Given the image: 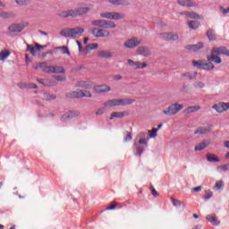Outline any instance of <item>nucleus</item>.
<instances>
[{
	"label": "nucleus",
	"mask_w": 229,
	"mask_h": 229,
	"mask_svg": "<svg viewBox=\"0 0 229 229\" xmlns=\"http://www.w3.org/2000/svg\"><path fill=\"white\" fill-rule=\"evenodd\" d=\"M207 160L208 162H221V159L217 156L210 153L207 154Z\"/></svg>",
	"instance_id": "32"
},
{
	"label": "nucleus",
	"mask_w": 229,
	"mask_h": 229,
	"mask_svg": "<svg viewBox=\"0 0 229 229\" xmlns=\"http://www.w3.org/2000/svg\"><path fill=\"white\" fill-rule=\"evenodd\" d=\"M30 26V23L28 21L22 22V23H14L8 27V31L10 33H21L24 28H28Z\"/></svg>",
	"instance_id": "10"
},
{
	"label": "nucleus",
	"mask_w": 229,
	"mask_h": 229,
	"mask_svg": "<svg viewBox=\"0 0 229 229\" xmlns=\"http://www.w3.org/2000/svg\"><path fill=\"white\" fill-rule=\"evenodd\" d=\"M176 3L179 6H182L184 8H199L198 3L192 0H176Z\"/></svg>",
	"instance_id": "15"
},
{
	"label": "nucleus",
	"mask_w": 229,
	"mask_h": 229,
	"mask_svg": "<svg viewBox=\"0 0 229 229\" xmlns=\"http://www.w3.org/2000/svg\"><path fill=\"white\" fill-rule=\"evenodd\" d=\"M198 76V72H187L182 74V78H188V80H194Z\"/></svg>",
	"instance_id": "37"
},
{
	"label": "nucleus",
	"mask_w": 229,
	"mask_h": 229,
	"mask_svg": "<svg viewBox=\"0 0 229 229\" xmlns=\"http://www.w3.org/2000/svg\"><path fill=\"white\" fill-rule=\"evenodd\" d=\"M18 87H20V89H28V84H26V83H19Z\"/></svg>",
	"instance_id": "59"
},
{
	"label": "nucleus",
	"mask_w": 229,
	"mask_h": 229,
	"mask_svg": "<svg viewBox=\"0 0 229 229\" xmlns=\"http://www.w3.org/2000/svg\"><path fill=\"white\" fill-rule=\"evenodd\" d=\"M132 103H135V99L133 98H114L105 102L104 106L105 108L112 106H126L128 105H132Z\"/></svg>",
	"instance_id": "3"
},
{
	"label": "nucleus",
	"mask_w": 229,
	"mask_h": 229,
	"mask_svg": "<svg viewBox=\"0 0 229 229\" xmlns=\"http://www.w3.org/2000/svg\"><path fill=\"white\" fill-rule=\"evenodd\" d=\"M137 53L141 56H150L151 50L148 47L140 46L138 47Z\"/></svg>",
	"instance_id": "21"
},
{
	"label": "nucleus",
	"mask_w": 229,
	"mask_h": 229,
	"mask_svg": "<svg viewBox=\"0 0 229 229\" xmlns=\"http://www.w3.org/2000/svg\"><path fill=\"white\" fill-rule=\"evenodd\" d=\"M109 3L111 4H114V6H121V5H126L128 4V2L126 0H109Z\"/></svg>",
	"instance_id": "31"
},
{
	"label": "nucleus",
	"mask_w": 229,
	"mask_h": 229,
	"mask_svg": "<svg viewBox=\"0 0 229 229\" xmlns=\"http://www.w3.org/2000/svg\"><path fill=\"white\" fill-rule=\"evenodd\" d=\"M198 110H201V106H191L184 109V114H194V112H198Z\"/></svg>",
	"instance_id": "27"
},
{
	"label": "nucleus",
	"mask_w": 229,
	"mask_h": 229,
	"mask_svg": "<svg viewBox=\"0 0 229 229\" xmlns=\"http://www.w3.org/2000/svg\"><path fill=\"white\" fill-rule=\"evenodd\" d=\"M68 98H92L90 91L77 89L76 91L70 92L67 95Z\"/></svg>",
	"instance_id": "12"
},
{
	"label": "nucleus",
	"mask_w": 229,
	"mask_h": 229,
	"mask_svg": "<svg viewBox=\"0 0 229 229\" xmlns=\"http://www.w3.org/2000/svg\"><path fill=\"white\" fill-rule=\"evenodd\" d=\"M188 26L190 30H198V28H199V22L197 21H191L188 22Z\"/></svg>",
	"instance_id": "34"
},
{
	"label": "nucleus",
	"mask_w": 229,
	"mask_h": 229,
	"mask_svg": "<svg viewBox=\"0 0 229 229\" xmlns=\"http://www.w3.org/2000/svg\"><path fill=\"white\" fill-rule=\"evenodd\" d=\"M142 44V39L139 38L137 37H132L129 39H127L124 43L123 46L127 49H135L138 46H140Z\"/></svg>",
	"instance_id": "9"
},
{
	"label": "nucleus",
	"mask_w": 229,
	"mask_h": 229,
	"mask_svg": "<svg viewBox=\"0 0 229 229\" xmlns=\"http://www.w3.org/2000/svg\"><path fill=\"white\" fill-rule=\"evenodd\" d=\"M98 58H112L114 55L110 51L101 50L98 52Z\"/></svg>",
	"instance_id": "26"
},
{
	"label": "nucleus",
	"mask_w": 229,
	"mask_h": 229,
	"mask_svg": "<svg viewBox=\"0 0 229 229\" xmlns=\"http://www.w3.org/2000/svg\"><path fill=\"white\" fill-rule=\"evenodd\" d=\"M92 8H94V5L87 6L85 4H79L77 8L72 9L74 19H76V17H83V15H87Z\"/></svg>",
	"instance_id": "4"
},
{
	"label": "nucleus",
	"mask_w": 229,
	"mask_h": 229,
	"mask_svg": "<svg viewBox=\"0 0 229 229\" xmlns=\"http://www.w3.org/2000/svg\"><path fill=\"white\" fill-rule=\"evenodd\" d=\"M207 37L208 38V40H210L211 42L216 40V35L214 34V30L209 29L207 32Z\"/></svg>",
	"instance_id": "42"
},
{
	"label": "nucleus",
	"mask_w": 229,
	"mask_h": 229,
	"mask_svg": "<svg viewBox=\"0 0 229 229\" xmlns=\"http://www.w3.org/2000/svg\"><path fill=\"white\" fill-rule=\"evenodd\" d=\"M8 56H10V51H8V50H3V51L0 52V60H1L2 62H4V60H5L6 58H8Z\"/></svg>",
	"instance_id": "38"
},
{
	"label": "nucleus",
	"mask_w": 229,
	"mask_h": 229,
	"mask_svg": "<svg viewBox=\"0 0 229 229\" xmlns=\"http://www.w3.org/2000/svg\"><path fill=\"white\" fill-rule=\"evenodd\" d=\"M210 145V141H202L195 146V151H203L208 146Z\"/></svg>",
	"instance_id": "28"
},
{
	"label": "nucleus",
	"mask_w": 229,
	"mask_h": 229,
	"mask_svg": "<svg viewBox=\"0 0 229 229\" xmlns=\"http://www.w3.org/2000/svg\"><path fill=\"white\" fill-rule=\"evenodd\" d=\"M92 35L96 37V38H103L110 37V31L105 29L95 28L91 31Z\"/></svg>",
	"instance_id": "13"
},
{
	"label": "nucleus",
	"mask_w": 229,
	"mask_h": 229,
	"mask_svg": "<svg viewBox=\"0 0 229 229\" xmlns=\"http://www.w3.org/2000/svg\"><path fill=\"white\" fill-rule=\"evenodd\" d=\"M92 26H97L100 29H110L114 30L117 28V25L113 21H106V20H95L91 21Z\"/></svg>",
	"instance_id": "5"
},
{
	"label": "nucleus",
	"mask_w": 229,
	"mask_h": 229,
	"mask_svg": "<svg viewBox=\"0 0 229 229\" xmlns=\"http://www.w3.org/2000/svg\"><path fill=\"white\" fill-rule=\"evenodd\" d=\"M171 201H172L174 207H182V201H180L179 199L171 198Z\"/></svg>",
	"instance_id": "48"
},
{
	"label": "nucleus",
	"mask_w": 229,
	"mask_h": 229,
	"mask_svg": "<svg viewBox=\"0 0 229 229\" xmlns=\"http://www.w3.org/2000/svg\"><path fill=\"white\" fill-rule=\"evenodd\" d=\"M78 87L81 89H90L91 85L89 81H81L78 82Z\"/></svg>",
	"instance_id": "36"
},
{
	"label": "nucleus",
	"mask_w": 229,
	"mask_h": 229,
	"mask_svg": "<svg viewBox=\"0 0 229 229\" xmlns=\"http://www.w3.org/2000/svg\"><path fill=\"white\" fill-rule=\"evenodd\" d=\"M78 114L74 111H70L66 113L64 116L63 119H72L73 117H76Z\"/></svg>",
	"instance_id": "39"
},
{
	"label": "nucleus",
	"mask_w": 229,
	"mask_h": 229,
	"mask_svg": "<svg viewBox=\"0 0 229 229\" xmlns=\"http://www.w3.org/2000/svg\"><path fill=\"white\" fill-rule=\"evenodd\" d=\"M207 219L211 223V225H214L215 226H217L219 225V222L217 221V216L215 214L208 215Z\"/></svg>",
	"instance_id": "29"
},
{
	"label": "nucleus",
	"mask_w": 229,
	"mask_h": 229,
	"mask_svg": "<svg viewBox=\"0 0 229 229\" xmlns=\"http://www.w3.org/2000/svg\"><path fill=\"white\" fill-rule=\"evenodd\" d=\"M85 33V29L81 27H75L72 29L65 28L63 29L60 32L61 37L70 38H78Z\"/></svg>",
	"instance_id": "2"
},
{
	"label": "nucleus",
	"mask_w": 229,
	"mask_h": 229,
	"mask_svg": "<svg viewBox=\"0 0 229 229\" xmlns=\"http://www.w3.org/2000/svg\"><path fill=\"white\" fill-rule=\"evenodd\" d=\"M180 110H183V105L179 104V103H174L170 105L167 109H165L163 111V114L165 115H176Z\"/></svg>",
	"instance_id": "8"
},
{
	"label": "nucleus",
	"mask_w": 229,
	"mask_h": 229,
	"mask_svg": "<svg viewBox=\"0 0 229 229\" xmlns=\"http://www.w3.org/2000/svg\"><path fill=\"white\" fill-rule=\"evenodd\" d=\"M224 187H225V182L218 181L216 182L213 189H214V191H221V189H223Z\"/></svg>",
	"instance_id": "40"
},
{
	"label": "nucleus",
	"mask_w": 229,
	"mask_h": 229,
	"mask_svg": "<svg viewBox=\"0 0 229 229\" xmlns=\"http://www.w3.org/2000/svg\"><path fill=\"white\" fill-rule=\"evenodd\" d=\"M127 64L130 67H132V69H145V67H148L146 63L135 62L131 59H128Z\"/></svg>",
	"instance_id": "18"
},
{
	"label": "nucleus",
	"mask_w": 229,
	"mask_h": 229,
	"mask_svg": "<svg viewBox=\"0 0 229 229\" xmlns=\"http://www.w3.org/2000/svg\"><path fill=\"white\" fill-rule=\"evenodd\" d=\"M115 207H117V203L114 202L113 205L106 208V210H114Z\"/></svg>",
	"instance_id": "57"
},
{
	"label": "nucleus",
	"mask_w": 229,
	"mask_h": 229,
	"mask_svg": "<svg viewBox=\"0 0 229 229\" xmlns=\"http://www.w3.org/2000/svg\"><path fill=\"white\" fill-rule=\"evenodd\" d=\"M193 87L197 90L199 89H205V83L203 81H197L194 83Z\"/></svg>",
	"instance_id": "46"
},
{
	"label": "nucleus",
	"mask_w": 229,
	"mask_h": 229,
	"mask_svg": "<svg viewBox=\"0 0 229 229\" xmlns=\"http://www.w3.org/2000/svg\"><path fill=\"white\" fill-rule=\"evenodd\" d=\"M203 47H204V45L201 42H199L196 45L186 46V49L188 51H193V52L199 51V49H203Z\"/></svg>",
	"instance_id": "23"
},
{
	"label": "nucleus",
	"mask_w": 229,
	"mask_h": 229,
	"mask_svg": "<svg viewBox=\"0 0 229 229\" xmlns=\"http://www.w3.org/2000/svg\"><path fill=\"white\" fill-rule=\"evenodd\" d=\"M0 17L2 19H12V17H13V14L11 13L2 12L0 13Z\"/></svg>",
	"instance_id": "45"
},
{
	"label": "nucleus",
	"mask_w": 229,
	"mask_h": 229,
	"mask_svg": "<svg viewBox=\"0 0 229 229\" xmlns=\"http://www.w3.org/2000/svg\"><path fill=\"white\" fill-rule=\"evenodd\" d=\"M130 140H131V133L128 132L126 137L124 138V141L125 142H130Z\"/></svg>",
	"instance_id": "55"
},
{
	"label": "nucleus",
	"mask_w": 229,
	"mask_h": 229,
	"mask_svg": "<svg viewBox=\"0 0 229 229\" xmlns=\"http://www.w3.org/2000/svg\"><path fill=\"white\" fill-rule=\"evenodd\" d=\"M218 55H225V56H229V50L226 47H214L211 49V54L207 56L208 62H214V64H222L223 60Z\"/></svg>",
	"instance_id": "1"
},
{
	"label": "nucleus",
	"mask_w": 229,
	"mask_h": 229,
	"mask_svg": "<svg viewBox=\"0 0 229 229\" xmlns=\"http://www.w3.org/2000/svg\"><path fill=\"white\" fill-rule=\"evenodd\" d=\"M212 108L218 114H223V112L229 110V103L219 102L218 104H215Z\"/></svg>",
	"instance_id": "16"
},
{
	"label": "nucleus",
	"mask_w": 229,
	"mask_h": 229,
	"mask_svg": "<svg viewBox=\"0 0 229 229\" xmlns=\"http://www.w3.org/2000/svg\"><path fill=\"white\" fill-rule=\"evenodd\" d=\"M140 144H142L145 147H148V140L146 139H140L138 141H134V148H136L135 155H138L140 157L142 153H144V148L140 147Z\"/></svg>",
	"instance_id": "14"
},
{
	"label": "nucleus",
	"mask_w": 229,
	"mask_h": 229,
	"mask_svg": "<svg viewBox=\"0 0 229 229\" xmlns=\"http://www.w3.org/2000/svg\"><path fill=\"white\" fill-rule=\"evenodd\" d=\"M16 4H19V6H28L30 3H31V0H15Z\"/></svg>",
	"instance_id": "44"
},
{
	"label": "nucleus",
	"mask_w": 229,
	"mask_h": 229,
	"mask_svg": "<svg viewBox=\"0 0 229 229\" xmlns=\"http://www.w3.org/2000/svg\"><path fill=\"white\" fill-rule=\"evenodd\" d=\"M217 169H218V171H224V172L228 171V169H229V163H227L225 165L218 166Z\"/></svg>",
	"instance_id": "50"
},
{
	"label": "nucleus",
	"mask_w": 229,
	"mask_h": 229,
	"mask_svg": "<svg viewBox=\"0 0 229 229\" xmlns=\"http://www.w3.org/2000/svg\"><path fill=\"white\" fill-rule=\"evenodd\" d=\"M159 38H161V40H166L168 42H176V40H180V36H178L177 33L164 32L159 34Z\"/></svg>",
	"instance_id": "11"
},
{
	"label": "nucleus",
	"mask_w": 229,
	"mask_h": 229,
	"mask_svg": "<svg viewBox=\"0 0 229 229\" xmlns=\"http://www.w3.org/2000/svg\"><path fill=\"white\" fill-rule=\"evenodd\" d=\"M99 47V45L98 43H92L86 47V50L83 53V55H89V51H94V49H98Z\"/></svg>",
	"instance_id": "30"
},
{
	"label": "nucleus",
	"mask_w": 229,
	"mask_h": 229,
	"mask_svg": "<svg viewBox=\"0 0 229 229\" xmlns=\"http://www.w3.org/2000/svg\"><path fill=\"white\" fill-rule=\"evenodd\" d=\"M124 117V113L123 112H114L111 114L110 119H123Z\"/></svg>",
	"instance_id": "35"
},
{
	"label": "nucleus",
	"mask_w": 229,
	"mask_h": 229,
	"mask_svg": "<svg viewBox=\"0 0 229 229\" xmlns=\"http://www.w3.org/2000/svg\"><path fill=\"white\" fill-rule=\"evenodd\" d=\"M150 191L152 192V195L157 198V196H158V191H157V190L153 187V186H150Z\"/></svg>",
	"instance_id": "52"
},
{
	"label": "nucleus",
	"mask_w": 229,
	"mask_h": 229,
	"mask_svg": "<svg viewBox=\"0 0 229 229\" xmlns=\"http://www.w3.org/2000/svg\"><path fill=\"white\" fill-rule=\"evenodd\" d=\"M58 17H62L63 19H67L68 17H72L74 19L73 10L61 11L57 13Z\"/></svg>",
	"instance_id": "22"
},
{
	"label": "nucleus",
	"mask_w": 229,
	"mask_h": 229,
	"mask_svg": "<svg viewBox=\"0 0 229 229\" xmlns=\"http://www.w3.org/2000/svg\"><path fill=\"white\" fill-rule=\"evenodd\" d=\"M185 15L186 17H189V19H201V16H199V14H198L196 12H186Z\"/></svg>",
	"instance_id": "33"
},
{
	"label": "nucleus",
	"mask_w": 229,
	"mask_h": 229,
	"mask_svg": "<svg viewBox=\"0 0 229 229\" xmlns=\"http://www.w3.org/2000/svg\"><path fill=\"white\" fill-rule=\"evenodd\" d=\"M27 89H38V86H37V84L34 83H29L27 84Z\"/></svg>",
	"instance_id": "53"
},
{
	"label": "nucleus",
	"mask_w": 229,
	"mask_h": 229,
	"mask_svg": "<svg viewBox=\"0 0 229 229\" xmlns=\"http://www.w3.org/2000/svg\"><path fill=\"white\" fill-rule=\"evenodd\" d=\"M212 196H214V192L209 191V192H207V194L204 198H205V199H210V198H212Z\"/></svg>",
	"instance_id": "56"
},
{
	"label": "nucleus",
	"mask_w": 229,
	"mask_h": 229,
	"mask_svg": "<svg viewBox=\"0 0 229 229\" xmlns=\"http://www.w3.org/2000/svg\"><path fill=\"white\" fill-rule=\"evenodd\" d=\"M25 62H26V64H30L31 62V59H30L29 55L25 56Z\"/></svg>",
	"instance_id": "62"
},
{
	"label": "nucleus",
	"mask_w": 229,
	"mask_h": 229,
	"mask_svg": "<svg viewBox=\"0 0 229 229\" xmlns=\"http://www.w3.org/2000/svg\"><path fill=\"white\" fill-rule=\"evenodd\" d=\"M59 49L62 50L63 55H68V56H71V52L69 51V47H60Z\"/></svg>",
	"instance_id": "47"
},
{
	"label": "nucleus",
	"mask_w": 229,
	"mask_h": 229,
	"mask_svg": "<svg viewBox=\"0 0 229 229\" xmlns=\"http://www.w3.org/2000/svg\"><path fill=\"white\" fill-rule=\"evenodd\" d=\"M51 74H65V69L63 66H52Z\"/></svg>",
	"instance_id": "25"
},
{
	"label": "nucleus",
	"mask_w": 229,
	"mask_h": 229,
	"mask_svg": "<svg viewBox=\"0 0 229 229\" xmlns=\"http://www.w3.org/2000/svg\"><path fill=\"white\" fill-rule=\"evenodd\" d=\"M54 78L57 81H65V80H67V78L64 75H55Z\"/></svg>",
	"instance_id": "49"
},
{
	"label": "nucleus",
	"mask_w": 229,
	"mask_h": 229,
	"mask_svg": "<svg viewBox=\"0 0 229 229\" xmlns=\"http://www.w3.org/2000/svg\"><path fill=\"white\" fill-rule=\"evenodd\" d=\"M220 12L226 15V13H229V7H227L226 9H225V7L220 6L219 7Z\"/></svg>",
	"instance_id": "51"
},
{
	"label": "nucleus",
	"mask_w": 229,
	"mask_h": 229,
	"mask_svg": "<svg viewBox=\"0 0 229 229\" xmlns=\"http://www.w3.org/2000/svg\"><path fill=\"white\" fill-rule=\"evenodd\" d=\"M101 19H108L109 21H121L125 15L117 12H104L100 13Z\"/></svg>",
	"instance_id": "7"
},
{
	"label": "nucleus",
	"mask_w": 229,
	"mask_h": 229,
	"mask_svg": "<svg viewBox=\"0 0 229 229\" xmlns=\"http://www.w3.org/2000/svg\"><path fill=\"white\" fill-rule=\"evenodd\" d=\"M158 129H152L150 131H148V136L149 139H157V136L158 135Z\"/></svg>",
	"instance_id": "41"
},
{
	"label": "nucleus",
	"mask_w": 229,
	"mask_h": 229,
	"mask_svg": "<svg viewBox=\"0 0 229 229\" xmlns=\"http://www.w3.org/2000/svg\"><path fill=\"white\" fill-rule=\"evenodd\" d=\"M191 191L192 192H201V186L195 187Z\"/></svg>",
	"instance_id": "58"
},
{
	"label": "nucleus",
	"mask_w": 229,
	"mask_h": 229,
	"mask_svg": "<svg viewBox=\"0 0 229 229\" xmlns=\"http://www.w3.org/2000/svg\"><path fill=\"white\" fill-rule=\"evenodd\" d=\"M212 125L199 127L194 133L195 135H207V133H210V131H212Z\"/></svg>",
	"instance_id": "19"
},
{
	"label": "nucleus",
	"mask_w": 229,
	"mask_h": 229,
	"mask_svg": "<svg viewBox=\"0 0 229 229\" xmlns=\"http://www.w3.org/2000/svg\"><path fill=\"white\" fill-rule=\"evenodd\" d=\"M105 114V108H99L97 112H96V115H103Z\"/></svg>",
	"instance_id": "54"
},
{
	"label": "nucleus",
	"mask_w": 229,
	"mask_h": 229,
	"mask_svg": "<svg viewBox=\"0 0 229 229\" xmlns=\"http://www.w3.org/2000/svg\"><path fill=\"white\" fill-rule=\"evenodd\" d=\"M76 44L79 47V52L81 53V42H80L79 40H76Z\"/></svg>",
	"instance_id": "61"
},
{
	"label": "nucleus",
	"mask_w": 229,
	"mask_h": 229,
	"mask_svg": "<svg viewBox=\"0 0 229 229\" xmlns=\"http://www.w3.org/2000/svg\"><path fill=\"white\" fill-rule=\"evenodd\" d=\"M44 46L42 45H39L38 43L35 44V47L30 45V44H27V51H30V55H32V56H37V53H38V51L40 49H44Z\"/></svg>",
	"instance_id": "17"
},
{
	"label": "nucleus",
	"mask_w": 229,
	"mask_h": 229,
	"mask_svg": "<svg viewBox=\"0 0 229 229\" xmlns=\"http://www.w3.org/2000/svg\"><path fill=\"white\" fill-rule=\"evenodd\" d=\"M111 89L108 85H98L95 87V92L101 94L103 92H110Z\"/></svg>",
	"instance_id": "24"
},
{
	"label": "nucleus",
	"mask_w": 229,
	"mask_h": 229,
	"mask_svg": "<svg viewBox=\"0 0 229 229\" xmlns=\"http://www.w3.org/2000/svg\"><path fill=\"white\" fill-rule=\"evenodd\" d=\"M193 67H197L198 69H202L203 71H214L216 69V66L214 64H212V61H192Z\"/></svg>",
	"instance_id": "6"
},
{
	"label": "nucleus",
	"mask_w": 229,
	"mask_h": 229,
	"mask_svg": "<svg viewBox=\"0 0 229 229\" xmlns=\"http://www.w3.org/2000/svg\"><path fill=\"white\" fill-rule=\"evenodd\" d=\"M45 101H53L56 99V95H51L49 93H44Z\"/></svg>",
	"instance_id": "43"
},
{
	"label": "nucleus",
	"mask_w": 229,
	"mask_h": 229,
	"mask_svg": "<svg viewBox=\"0 0 229 229\" xmlns=\"http://www.w3.org/2000/svg\"><path fill=\"white\" fill-rule=\"evenodd\" d=\"M34 69L38 70L41 69L43 72H48L51 73V69L52 66L47 64V63H38L35 66Z\"/></svg>",
	"instance_id": "20"
},
{
	"label": "nucleus",
	"mask_w": 229,
	"mask_h": 229,
	"mask_svg": "<svg viewBox=\"0 0 229 229\" xmlns=\"http://www.w3.org/2000/svg\"><path fill=\"white\" fill-rule=\"evenodd\" d=\"M38 83H44V79H38Z\"/></svg>",
	"instance_id": "64"
},
{
	"label": "nucleus",
	"mask_w": 229,
	"mask_h": 229,
	"mask_svg": "<svg viewBox=\"0 0 229 229\" xmlns=\"http://www.w3.org/2000/svg\"><path fill=\"white\" fill-rule=\"evenodd\" d=\"M225 148H227V149H229V140L225 141Z\"/></svg>",
	"instance_id": "63"
},
{
	"label": "nucleus",
	"mask_w": 229,
	"mask_h": 229,
	"mask_svg": "<svg viewBox=\"0 0 229 229\" xmlns=\"http://www.w3.org/2000/svg\"><path fill=\"white\" fill-rule=\"evenodd\" d=\"M114 80H115L116 81H121V80H123V76H121V75H114Z\"/></svg>",
	"instance_id": "60"
}]
</instances>
